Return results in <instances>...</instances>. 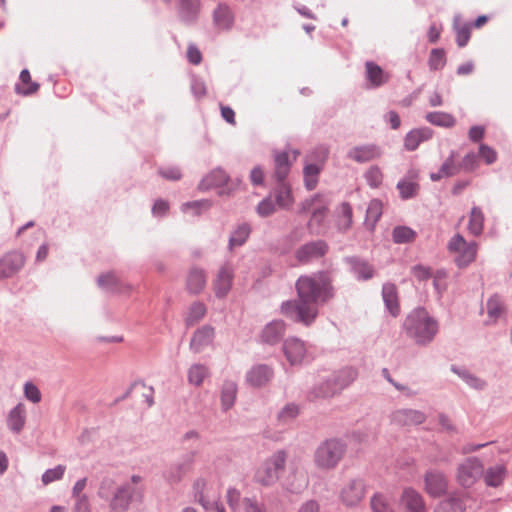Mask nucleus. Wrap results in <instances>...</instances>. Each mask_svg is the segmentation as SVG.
I'll use <instances>...</instances> for the list:
<instances>
[{
	"label": "nucleus",
	"instance_id": "1",
	"mask_svg": "<svg viewBox=\"0 0 512 512\" xmlns=\"http://www.w3.org/2000/svg\"><path fill=\"white\" fill-rule=\"evenodd\" d=\"M295 289L297 299L284 301L280 312L291 321L307 327L315 322L319 304H325L335 297L333 278L328 271L300 276Z\"/></svg>",
	"mask_w": 512,
	"mask_h": 512
},
{
	"label": "nucleus",
	"instance_id": "2",
	"mask_svg": "<svg viewBox=\"0 0 512 512\" xmlns=\"http://www.w3.org/2000/svg\"><path fill=\"white\" fill-rule=\"evenodd\" d=\"M144 493V487H132L131 484L116 486L110 477L101 480L97 492L101 499L109 502L110 512H127L132 504L143 502Z\"/></svg>",
	"mask_w": 512,
	"mask_h": 512
},
{
	"label": "nucleus",
	"instance_id": "3",
	"mask_svg": "<svg viewBox=\"0 0 512 512\" xmlns=\"http://www.w3.org/2000/svg\"><path fill=\"white\" fill-rule=\"evenodd\" d=\"M403 328L417 345L424 346L433 341L439 326L437 320L431 317L425 308L418 307L407 315Z\"/></svg>",
	"mask_w": 512,
	"mask_h": 512
},
{
	"label": "nucleus",
	"instance_id": "4",
	"mask_svg": "<svg viewBox=\"0 0 512 512\" xmlns=\"http://www.w3.org/2000/svg\"><path fill=\"white\" fill-rule=\"evenodd\" d=\"M346 443L338 438L327 439L316 449L314 461L318 468L330 470L335 468L346 452Z\"/></svg>",
	"mask_w": 512,
	"mask_h": 512
},
{
	"label": "nucleus",
	"instance_id": "5",
	"mask_svg": "<svg viewBox=\"0 0 512 512\" xmlns=\"http://www.w3.org/2000/svg\"><path fill=\"white\" fill-rule=\"evenodd\" d=\"M367 493L364 479L356 477L345 482L340 491V500L348 508L357 507Z\"/></svg>",
	"mask_w": 512,
	"mask_h": 512
},
{
	"label": "nucleus",
	"instance_id": "6",
	"mask_svg": "<svg viewBox=\"0 0 512 512\" xmlns=\"http://www.w3.org/2000/svg\"><path fill=\"white\" fill-rule=\"evenodd\" d=\"M483 463L478 457H468L457 468V480L463 487H471L483 474Z\"/></svg>",
	"mask_w": 512,
	"mask_h": 512
},
{
	"label": "nucleus",
	"instance_id": "7",
	"mask_svg": "<svg viewBox=\"0 0 512 512\" xmlns=\"http://www.w3.org/2000/svg\"><path fill=\"white\" fill-rule=\"evenodd\" d=\"M329 251V245L324 240H314L301 245L295 251V258L302 264L324 257Z\"/></svg>",
	"mask_w": 512,
	"mask_h": 512
},
{
	"label": "nucleus",
	"instance_id": "8",
	"mask_svg": "<svg viewBox=\"0 0 512 512\" xmlns=\"http://www.w3.org/2000/svg\"><path fill=\"white\" fill-rule=\"evenodd\" d=\"M197 451H191L186 454L182 461L170 465L164 472V478L169 484H177L188 474L192 469L195 461Z\"/></svg>",
	"mask_w": 512,
	"mask_h": 512
},
{
	"label": "nucleus",
	"instance_id": "9",
	"mask_svg": "<svg viewBox=\"0 0 512 512\" xmlns=\"http://www.w3.org/2000/svg\"><path fill=\"white\" fill-rule=\"evenodd\" d=\"M424 484L425 491L434 498L441 497L448 489L447 477L438 470H428L424 475Z\"/></svg>",
	"mask_w": 512,
	"mask_h": 512
},
{
	"label": "nucleus",
	"instance_id": "10",
	"mask_svg": "<svg viewBox=\"0 0 512 512\" xmlns=\"http://www.w3.org/2000/svg\"><path fill=\"white\" fill-rule=\"evenodd\" d=\"M25 257L18 251H12L0 259V279L10 278L24 266Z\"/></svg>",
	"mask_w": 512,
	"mask_h": 512
},
{
	"label": "nucleus",
	"instance_id": "11",
	"mask_svg": "<svg viewBox=\"0 0 512 512\" xmlns=\"http://www.w3.org/2000/svg\"><path fill=\"white\" fill-rule=\"evenodd\" d=\"M96 282L100 289L110 293L123 294L131 290V286L122 282L114 271L100 274Z\"/></svg>",
	"mask_w": 512,
	"mask_h": 512
},
{
	"label": "nucleus",
	"instance_id": "12",
	"mask_svg": "<svg viewBox=\"0 0 512 512\" xmlns=\"http://www.w3.org/2000/svg\"><path fill=\"white\" fill-rule=\"evenodd\" d=\"M426 421V415L420 410L398 409L391 414V422L397 426L420 425Z\"/></svg>",
	"mask_w": 512,
	"mask_h": 512
},
{
	"label": "nucleus",
	"instance_id": "13",
	"mask_svg": "<svg viewBox=\"0 0 512 512\" xmlns=\"http://www.w3.org/2000/svg\"><path fill=\"white\" fill-rule=\"evenodd\" d=\"M382 150L376 144H365L351 148L347 152V158L357 163H366L380 158Z\"/></svg>",
	"mask_w": 512,
	"mask_h": 512
},
{
	"label": "nucleus",
	"instance_id": "14",
	"mask_svg": "<svg viewBox=\"0 0 512 512\" xmlns=\"http://www.w3.org/2000/svg\"><path fill=\"white\" fill-rule=\"evenodd\" d=\"M233 269L229 264H224L218 271L216 279L214 280V292L217 298H225L232 288L233 283Z\"/></svg>",
	"mask_w": 512,
	"mask_h": 512
},
{
	"label": "nucleus",
	"instance_id": "15",
	"mask_svg": "<svg viewBox=\"0 0 512 512\" xmlns=\"http://www.w3.org/2000/svg\"><path fill=\"white\" fill-rule=\"evenodd\" d=\"M201 10L200 0H178V17L185 25L197 22Z\"/></svg>",
	"mask_w": 512,
	"mask_h": 512
},
{
	"label": "nucleus",
	"instance_id": "16",
	"mask_svg": "<svg viewBox=\"0 0 512 512\" xmlns=\"http://www.w3.org/2000/svg\"><path fill=\"white\" fill-rule=\"evenodd\" d=\"M273 369L266 364L253 366L246 374L247 383L255 388L265 386L273 378Z\"/></svg>",
	"mask_w": 512,
	"mask_h": 512
},
{
	"label": "nucleus",
	"instance_id": "17",
	"mask_svg": "<svg viewBox=\"0 0 512 512\" xmlns=\"http://www.w3.org/2000/svg\"><path fill=\"white\" fill-rule=\"evenodd\" d=\"M349 265L351 272L360 281H367L373 278L375 270L368 261L358 256H348L344 259Z\"/></svg>",
	"mask_w": 512,
	"mask_h": 512
},
{
	"label": "nucleus",
	"instance_id": "18",
	"mask_svg": "<svg viewBox=\"0 0 512 512\" xmlns=\"http://www.w3.org/2000/svg\"><path fill=\"white\" fill-rule=\"evenodd\" d=\"M213 24L221 31H229L232 29L235 21V16L231 8L226 3H219L214 9Z\"/></svg>",
	"mask_w": 512,
	"mask_h": 512
},
{
	"label": "nucleus",
	"instance_id": "19",
	"mask_svg": "<svg viewBox=\"0 0 512 512\" xmlns=\"http://www.w3.org/2000/svg\"><path fill=\"white\" fill-rule=\"evenodd\" d=\"M283 351L291 365L301 363L306 354L304 342L295 337L288 338L284 341Z\"/></svg>",
	"mask_w": 512,
	"mask_h": 512
},
{
	"label": "nucleus",
	"instance_id": "20",
	"mask_svg": "<svg viewBox=\"0 0 512 512\" xmlns=\"http://www.w3.org/2000/svg\"><path fill=\"white\" fill-rule=\"evenodd\" d=\"M270 195L275 198V203L281 209L289 210L294 203L291 186L286 180L276 181Z\"/></svg>",
	"mask_w": 512,
	"mask_h": 512
},
{
	"label": "nucleus",
	"instance_id": "21",
	"mask_svg": "<svg viewBox=\"0 0 512 512\" xmlns=\"http://www.w3.org/2000/svg\"><path fill=\"white\" fill-rule=\"evenodd\" d=\"M401 504L405 507L406 512H427L423 496L411 487L403 490Z\"/></svg>",
	"mask_w": 512,
	"mask_h": 512
},
{
	"label": "nucleus",
	"instance_id": "22",
	"mask_svg": "<svg viewBox=\"0 0 512 512\" xmlns=\"http://www.w3.org/2000/svg\"><path fill=\"white\" fill-rule=\"evenodd\" d=\"M214 335L215 331L211 325H203L194 332L190 341V349L194 353L201 352L212 343Z\"/></svg>",
	"mask_w": 512,
	"mask_h": 512
},
{
	"label": "nucleus",
	"instance_id": "23",
	"mask_svg": "<svg viewBox=\"0 0 512 512\" xmlns=\"http://www.w3.org/2000/svg\"><path fill=\"white\" fill-rule=\"evenodd\" d=\"M329 377L337 393L340 394L357 379L358 370L354 367L348 366L334 372Z\"/></svg>",
	"mask_w": 512,
	"mask_h": 512
},
{
	"label": "nucleus",
	"instance_id": "24",
	"mask_svg": "<svg viewBox=\"0 0 512 512\" xmlns=\"http://www.w3.org/2000/svg\"><path fill=\"white\" fill-rule=\"evenodd\" d=\"M338 395L330 377L313 385L306 394V398L310 402L320 399H328Z\"/></svg>",
	"mask_w": 512,
	"mask_h": 512
},
{
	"label": "nucleus",
	"instance_id": "25",
	"mask_svg": "<svg viewBox=\"0 0 512 512\" xmlns=\"http://www.w3.org/2000/svg\"><path fill=\"white\" fill-rule=\"evenodd\" d=\"M508 476V470L505 464H496L483 469V480L487 487L498 488L500 487Z\"/></svg>",
	"mask_w": 512,
	"mask_h": 512
},
{
	"label": "nucleus",
	"instance_id": "26",
	"mask_svg": "<svg viewBox=\"0 0 512 512\" xmlns=\"http://www.w3.org/2000/svg\"><path fill=\"white\" fill-rule=\"evenodd\" d=\"M365 76L370 88H378L389 81V75L373 61L365 63Z\"/></svg>",
	"mask_w": 512,
	"mask_h": 512
},
{
	"label": "nucleus",
	"instance_id": "27",
	"mask_svg": "<svg viewBox=\"0 0 512 512\" xmlns=\"http://www.w3.org/2000/svg\"><path fill=\"white\" fill-rule=\"evenodd\" d=\"M285 333V323L282 320H274L268 323L262 330V341L268 345L279 343Z\"/></svg>",
	"mask_w": 512,
	"mask_h": 512
},
{
	"label": "nucleus",
	"instance_id": "28",
	"mask_svg": "<svg viewBox=\"0 0 512 512\" xmlns=\"http://www.w3.org/2000/svg\"><path fill=\"white\" fill-rule=\"evenodd\" d=\"M433 136V130L429 127H421L409 131L404 138V147L408 151H414L418 146Z\"/></svg>",
	"mask_w": 512,
	"mask_h": 512
},
{
	"label": "nucleus",
	"instance_id": "29",
	"mask_svg": "<svg viewBox=\"0 0 512 512\" xmlns=\"http://www.w3.org/2000/svg\"><path fill=\"white\" fill-rule=\"evenodd\" d=\"M382 297L386 309L393 317L400 314L397 287L393 283H385L382 287Z\"/></svg>",
	"mask_w": 512,
	"mask_h": 512
},
{
	"label": "nucleus",
	"instance_id": "30",
	"mask_svg": "<svg viewBox=\"0 0 512 512\" xmlns=\"http://www.w3.org/2000/svg\"><path fill=\"white\" fill-rule=\"evenodd\" d=\"M291 161L289 160L288 153L286 151L274 153V174L273 178L275 181L286 180L290 169Z\"/></svg>",
	"mask_w": 512,
	"mask_h": 512
},
{
	"label": "nucleus",
	"instance_id": "31",
	"mask_svg": "<svg viewBox=\"0 0 512 512\" xmlns=\"http://www.w3.org/2000/svg\"><path fill=\"white\" fill-rule=\"evenodd\" d=\"M20 83L15 84V92L18 95L30 96L38 92L40 84L32 81L28 69H23L19 75Z\"/></svg>",
	"mask_w": 512,
	"mask_h": 512
},
{
	"label": "nucleus",
	"instance_id": "32",
	"mask_svg": "<svg viewBox=\"0 0 512 512\" xmlns=\"http://www.w3.org/2000/svg\"><path fill=\"white\" fill-rule=\"evenodd\" d=\"M187 290L193 295L199 294L206 285V273L203 269L193 267L187 277Z\"/></svg>",
	"mask_w": 512,
	"mask_h": 512
},
{
	"label": "nucleus",
	"instance_id": "33",
	"mask_svg": "<svg viewBox=\"0 0 512 512\" xmlns=\"http://www.w3.org/2000/svg\"><path fill=\"white\" fill-rule=\"evenodd\" d=\"M229 176L221 168L214 169L199 183L200 190H209L214 187H222L227 184Z\"/></svg>",
	"mask_w": 512,
	"mask_h": 512
},
{
	"label": "nucleus",
	"instance_id": "34",
	"mask_svg": "<svg viewBox=\"0 0 512 512\" xmlns=\"http://www.w3.org/2000/svg\"><path fill=\"white\" fill-rule=\"evenodd\" d=\"M86 483L87 479L81 478L75 483L72 489V494L76 498L74 512H91L87 496L81 494L86 487Z\"/></svg>",
	"mask_w": 512,
	"mask_h": 512
},
{
	"label": "nucleus",
	"instance_id": "35",
	"mask_svg": "<svg viewBox=\"0 0 512 512\" xmlns=\"http://www.w3.org/2000/svg\"><path fill=\"white\" fill-rule=\"evenodd\" d=\"M25 406L18 403L8 415V427L15 433H19L25 424Z\"/></svg>",
	"mask_w": 512,
	"mask_h": 512
},
{
	"label": "nucleus",
	"instance_id": "36",
	"mask_svg": "<svg viewBox=\"0 0 512 512\" xmlns=\"http://www.w3.org/2000/svg\"><path fill=\"white\" fill-rule=\"evenodd\" d=\"M237 395V385L234 381H224L221 389V405L222 410H229L235 403Z\"/></svg>",
	"mask_w": 512,
	"mask_h": 512
},
{
	"label": "nucleus",
	"instance_id": "37",
	"mask_svg": "<svg viewBox=\"0 0 512 512\" xmlns=\"http://www.w3.org/2000/svg\"><path fill=\"white\" fill-rule=\"evenodd\" d=\"M466 505L458 496H450L442 500L434 509V512H465Z\"/></svg>",
	"mask_w": 512,
	"mask_h": 512
},
{
	"label": "nucleus",
	"instance_id": "38",
	"mask_svg": "<svg viewBox=\"0 0 512 512\" xmlns=\"http://www.w3.org/2000/svg\"><path fill=\"white\" fill-rule=\"evenodd\" d=\"M322 171V166L310 163L304 166L303 168V176H304V186L308 191H312L316 188L318 184V177Z\"/></svg>",
	"mask_w": 512,
	"mask_h": 512
},
{
	"label": "nucleus",
	"instance_id": "39",
	"mask_svg": "<svg viewBox=\"0 0 512 512\" xmlns=\"http://www.w3.org/2000/svg\"><path fill=\"white\" fill-rule=\"evenodd\" d=\"M382 215V202L379 199H372L366 210L365 225L373 231L376 223Z\"/></svg>",
	"mask_w": 512,
	"mask_h": 512
},
{
	"label": "nucleus",
	"instance_id": "40",
	"mask_svg": "<svg viewBox=\"0 0 512 512\" xmlns=\"http://www.w3.org/2000/svg\"><path fill=\"white\" fill-rule=\"evenodd\" d=\"M460 16L456 15L453 19V29L456 33V43L460 48L465 47L471 36V25L469 23L460 24Z\"/></svg>",
	"mask_w": 512,
	"mask_h": 512
},
{
	"label": "nucleus",
	"instance_id": "41",
	"mask_svg": "<svg viewBox=\"0 0 512 512\" xmlns=\"http://www.w3.org/2000/svg\"><path fill=\"white\" fill-rule=\"evenodd\" d=\"M425 119L432 125L445 128H451L456 124V120L451 114L442 111L429 112Z\"/></svg>",
	"mask_w": 512,
	"mask_h": 512
},
{
	"label": "nucleus",
	"instance_id": "42",
	"mask_svg": "<svg viewBox=\"0 0 512 512\" xmlns=\"http://www.w3.org/2000/svg\"><path fill=\"white\" fill-rule=\"evenodd\" d=\"M451 371L455 374H457L463 381H465L470 387L482 390L486 387V382L477 376L471 374L466 369H461L455 365L451 366Z\"/></svg>",
	"mask_w": 512,
	"mask_h": 512
},
{
	"label": "nucleus",
	"instance_id": "43",
	"mask_svg": "<svg viewBox=\"0 0 512 512\" xmlns=\"http://www.w3.org/2000/svg\"><path fill=\"white\" fill-rule=\"evenodd\" d=\"M417 233L408 226H396L392 231V240L396 244H406L413 242Z\"/></svg>",
	"mask_w": 512,
	"mask_h": 512
},
{
	"label": "nucleus",
	"instance_id": "44",
	"mask_svg": "<svg viewBox=\"0 0 512 512\" xmlns=\"http://www.w3.org/2000/svg\"><path fill=\"white\" fill-rule=\"evenodd\" d=\"M477 252V245L475 242L469 243L465 248L458 252L455 257V263L459 268L467 267L471 262L475 260Z\"/></svg>",
	"mask_w": 512,
	"mask_h": 512
},
{
	"label": "nucleus",
	"instance_id": "45",
	"mask_svg": "<svg viewBox=\"0 0 512 512\" xmlns=\"http://www.w3.org/2000/svg\"><path fill=\"white\" fill-rule=\"evenodd\" d=\"M279 475L265 461L262 467L256 472L255 478L263 486H271L277 482Z\"/></svg>",
	"mask_w": 512,
	"mask_h": 512
},
{
	"label": "nucleus",
	"instance_id": "46",
	"mask_svg": "<svg viewBox=\"0 0 512 512\" xmlns=\"http://www.w3.org/2000/svg\"><path fill=\"white\" fill-rule=\"evenodd\" d=\"M251 232L249 224L243 223L239 225L229 238V249L232 250L236 246H242L248 239Z\"/></svg>",
	"mask_w": 512,
	"mask_h": 512
},
{
	"label": "nucleus",
	"instance_id": "47",
	"mask_svg": "<svg viewBox=\"0 0 512 512\" xmlns=\"http://www.w3.org/2000/svg\"><path fill=\"white\" fill-rule=\"evenodd\" d=\"M396 187L402 200L416 197L420 190V185L415 181H399Z\"/></svg>",
	"mask_w": 512,
	"mask_h": 512
},
{
	"label": "nucleus",
	"instance_id": "48",
	"mask_svg": "<svg viewBox=\"0 0 512 512\" xmlns=\"http://www.w3.org/2000/svg\"><path fill=\"white\" fill-rule=\"evenodd\" d=\"M446 52L443 48H434L431 50L428 66L431 71H438L444 68L446 65Z\"/></svg>",
	"mask_w": 512,
	"mask_h": 512
},
{
	"label": "nucleus",
	"instance_id": "49",
	"mask_svg": "<svg viewBox=\"0 0 512 512\" xmlns=\"http://www.w3.org/2000/svg\"><path fill=\"white\" fill-rule=\"evenodd\" d=\"M206 314V306L200 301L193 302L185 319L187 326H193Z\"/></svg>",
	"mask_w": 512,
	"mask_h": 512
},
{
	"label": "nucleus",
	"instance_id": "50",
	"mask_svg": "<svg viewBox=\"0 0 512 512\" xmlns=\"http://www.w3.org/2000/svg\"><path fill=\"white\" fill-rule=\"evenodd\" d=\"M484 215L479 207L474 206L471 209L468 228L474 235H479L483 230Z\"/></svg>",
	"mask_w": 512,
	"mask_h": 512
},
{
	"label": "nucleus",
	"instance_id": "51",
	"mask_svg": "<svg viewBox=\"0 0 512 512\" xmlns=\"http://www.w3.org/2000/svg\"><path fill=\"white\" fill-rule=\"evenodd\" d=\"M486 308L488 317L492 322H496L504 310L502 300L498 295H493L488 299Z\"/></svg>",
	"mask_w": 512,
	"mask_h": 512
},
{
	"label": "nucleus",
	"instance_id": "52",
	"mask_svg": "<svg viewBox=\"0 0 512 512\" xmlns=\"http://www.w3.org/2000/svg\"><path fill=\"white\" fill-rule=\"evenodd\" d=\"M287 460V453L285 450H278L266 461L268 465L276 472L279 476L284 471Z\"/></svg>",
	"mask_w": 512,
	"mask_h": 512
},
{
	"label": "nucleus",
	"instance_id": "53",
	"mask_svg": "<svg viewBox=\"0 0 512 512\" xmlns=\"http://www.w3.org/2000/svg\"><path fill=\"white\" fill-rule=\"evenodd\" d=\"M342 219L338 221V229L347 232L352 226V207L348 202H343L340 207Z\"/></svg>",
	"mask_w": 512,
	"mask_h": 512
},
{
	"label": "nucleus",
	"instance_id": "54",
	"mask_svg": "<svg viewBox=\"0 0 512 512\" xmlns=\"http://www.w3.org/2000/svg\"><path fill=\"white\" fill-rule=\"evenodd\" d=\"M456 152L451 151L449 157L443 162L440 167L441 174L444 177H451L457 175L461 170L459 164H456L455 159Z\"/></svg>",
	"mask_w": 512,
	"mask_h": 512
},
{
	"label": "nucleus",
	"instance_id": "55",
	"mask_svg": "<svg viewBox=\"0 0 512 512\" xmlns=\"http://www.w3.org/2000/svg\"><path fill=\"white\" fill-rule=\"evenodd\" d=\"M207 375V369L205 366L200 364H195L190 367L188 371V381L191 384L196 386H200L203 383L204 378Z\"/></svg>",
	"mask_w": 512,
	"mask_h": 512
},
{
	"label": "nucleus",
	"instance_id": "56",
	"mask_svg": "<svg viewBox=\"0 0 512 512\" xmlns=\"http://www.w3.org/2000/svg\"><path fill=\"white\" fill-rule=\"evenodd\" d=\"M277 204L273 201L271 195L265 197L257 205L256 211L261 217H269L276 211Z\"/></svg>",
	"mask_w": 512,
	"mask_h": 512
},
{
	"label": "nucleus",
	"instance_id": "57",
	"mask_svg": "<svg viewBox=\"0 0 512 512\" xmlns=\"http://www.w3.org/2000/svg\"><path fill=\"white\" fill-rule=\"evenodd\" d=\"M365 179L370 187L377 188L382 183L383 174L378 166H371L365 173Z\"/></svg>",
	"mask_w": 512,
	"mask_h": 512
},
{
	"label": "nucleus",
	"instance_id": "58",
	"mask_svg": "<svg viewBox=\"0 0 512 512\" xmlns=\"http://www.w3.org/2000/svg\"><path fill=\"white\" fill-rule=\"evenodd\" d=\"M299 414V408L297 405L293 403H289L285 405L281 411L278 413V420L287 423L293 419H295Z\"/></svg>",
	"mask_w": 512,
	"mask_h": 512
},
{
	"label": "nucleus",
	"instance_id": "59",
	"mask_svg": "<svg viewBox=\"0 0 512 512\" xmlns=\"http://www.w3.org/2000/svg\"><path fill=\"white\" fill-rule=\"evenodd\" d=\"M65 470L66 467L64 465H57L53 469L46 470L42 475V482L47 485L53 481L60 480L63 477Z\"/></svg>",
	"mask_w": 512,
	"mask_h": 512
},
{
	"label": "nucleus",
	"instance_id": "60",
	"mask_svg": "<svg viewBox=\"0 0 512 512\" xmlns=\"http://www.w3.org/2000/svg\"><path fill=\"white\" fill-rule=\"evenodd\" d=\"M190 89L194 97L198 100L205 97L207 94L206 84L199 77L192 78Z\"/></svg>",
	"mask_w": 512,
	"mask_h": 512
},
{
	"label": "nucleus",
	"instance_id": "61",
	"mask_svg": "<svg viewBox=\"0 0 512 512\" xmlns=\"http://www.w3.org/2000/svg\"><path fill=\"white\" fill-rule=\"evenodd\" d=\"M370 506L373 512H390V507L385 501L384 496L380 493L373 495L370 501Z\"/></svg>",
	"mask_w": 512,
	"mask_h": 512
},
{
	"label": "nucleus",
	"instance_id": "62",
	"mask_svg": "<svg viewBox=\"0 0 512 512\" xmlns=\"http://www.w3.org/2000/svg\"><path fill=\"white\" fill-rule=\"evenodd\" d=\"M25 397L32 403H38L41 401V392L36 385L32 382H26L24 385Z\"/></svg>",
	"mask_w": 512,
	"mask_h": 512
},
{
	"label": "nucleus",
	"instance_id": "63",
	"mask_svg": "<svg viewBox=\"0 0 512 512\" xmlns=\"http://www.w3.org/2000/svg\"><path fill=\"white\" fill-rule=\"evenodd\" d=\"M242 505L244 512H266L265 506L254 498H244Z\"/></svg>",
	"mask_w": 512,
	"mask_h": 512
},
{
	"label": "nucleus",
	"instance_id": "64",
	"mask_svg": "<svg viewBox=\"0 0 512 512\" xmlns=\"http://www.w3.org/2000/svg\"><path fill=\"white\" fill-rule=\"evenodd\" d=\"M460 166V170H464L466 172H471L475 170V168L478 165L477 161V155L473 152L468 153L460 163H458Z\"/></svg>",
	"mask_w": 512,
	"mask_h": 512
}]
</instances>
